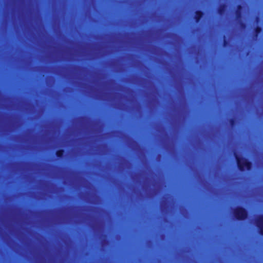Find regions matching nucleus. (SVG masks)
<instances>
[{
	"mask_svg": "<svg viewBox=\"0 0 263 263\" xmlns=\"http://www.w3.org/2000/svg\"><path fill=\"white\" fill-rule=\"evenodd\" d=\"M262 28L260 26H257L254 29V36L257 37L258 34L261 32Z\"/></svg>",
	"mask_w": 263,
	"mask_h": 263,
	"instance_id": "nucleus-7",
	"label": "nucleus"
},
{
	"mask_svg": "<svg viewBox=\"0 0 263 263\" xmlns=\"http://www.w3.org/2000/svg\"><path fill=\"white\" fill-rule=\"evenodd\" d=\"M204 13L201 10H197L195 12L194 19L196 23H198L200 22L201 19L203 16Z\"/></svg>",
	"mask_w": 263,
	"mask_h": 263,
	"instance_id": "nucleus-4",
	"label": "nucleus"
},
{
	"mask_svg": "<svg viewBox=\"0 0 263 263\" xmlns=\"http://www.w3.org/2000/svg\"><path fill=\"white\" fill-rule=\"evenodd\" d=\"M229 43V42L228 41V40L226 39L225 37L224 38V40H223V46L226 47L228 45Z\"/></svg>",
	"mask_w": 263,
	"mask_h": 263,
	"instance_id": "nucleus-10",
	"label": "nucleus"
},
{
	"mask_svg": "<svg viewBox=\"0 0 263 263\" xmlns=\"http://www.w3.org/2000/svg\"><path fill=\"white\" fill-rule=\"evenodd\" d=\"M234 218L238 221H243L248 217V210L242 206L236 207L233 211Z\"/></svg>",
	"mask_w": 263,
	"mask_h": 263,
	"instance_id": "nucleus-2",
	"label": "nucleus"
},
{
	"mask_svg": "<svg viewBox=\"0 0 263 263\" xmlns=\"http://www.w3.org/2000/svg\"><path fill=\"white\" fill-rule=\"evenodd\" d=\"M236 17L237 19H239L241 18L242 13L241 11H235Z\"/></svg>",
	"mask_w": 263,
	"mask_h": 263,
	"instance_id": "nucleus-8",
	"label": "nucleus"
},
{
	"mask_svg": "<svg viewBox=\"0 0 263 263\" xmlns=\"http://www.w3.org/2000/svg\"><path fill=\"white\" fill-rule=\"evenodd\" d=\"M256 226L259 234L263 236V215H259L255 220Z\"/></svg>",
	"mask_w": 263,
	"mask_h": 263,
	"instance_id": "nucleus-3",
	"label": "nucleus"
},
{
	"mask_svg": "<svg viewBox=\"0 0 263 263\" xmlns=\"http://www.w3.org/2000/svg\"><path fill=\"white\" fill-rule=\"evenodd\" d=\"M230 124L231 126H234L236 123V120L234 118H231L229 120Z\"/></svg>",
	"mask_w": 263,
	"mask_h": 263,
	"instance_id": "nucleus-9",
	"label": "nucleus"
},
{
	"mask_svg": "<svg viewBox=\"0 0 263 263\" xmlns=\"http://www.w3.org/2000/svg\"><path fill=\"white\" fill-rule=\"evenodd\" d=\"M227 7V5L225 4H223L220 6L218 9V13L219 15H223Z\"/></svg>",
	"mask_w": 263,
	"mask_h": 263,
	"instance_id": "nucleus-5",
	"label": "nucleus"
},
{
	"mask_svg": "<svg viewBox=\"0 0 263 263\" xmlns=\"http://www.w3.org/2000/svg\"><path fill=\"white\" fill-rule=\"evenodd\" d=\"M237 166L240 172L250 171L253 166L252 162L245 157L239 156L236 153H234Z\"/></svg>",
	"mask_w": 263,
	"mask_h": 263,
	"instance_id": "nucleus-1",
	"label": "nucleus"
},
{
	"mask_svg": "<svg viewBox=\"0 0 263 263\" xmlns=\"http://www.w3.org/2000/svg\"><path fill=\"white\" fill-rule=\"evenodd\" d=\"M241 26L242 27L244 28V27L246 26V25H245V24H244V23H241Z\"/></svg>",
	"mask_w": 263,
	"mask_h": 263,
	"instance_id": "nucleus-12",
	"label": "nucleus"
},
{
	"mask_svg": "<svg viewBox=\"0 0 263 263\" xmlns=\"http://www.w3.org/2000/svg\"><path fill=\"white\" fill-rule=\"evenodd\" d=\"M242 9V6L241 5L239 4L237 6V9L236 11H241Z\"/></svg>",
	"mask_w": 263,
	"mask_h": 263,
	"instance_id": "nucleus-11",
	"label": "nucleus"
},
{
	"mask_svg": "<svg viewBox=\"0 0 263 263\" xmlns=\"http://www.w3.org/2000/svg\"><path fill=\"white\" fill-rule=\"evenodd\" d=\"M65 151L63 149H60L56 151L55 155L57 158L61 159L64 157Z\"/></svg>",
	"mask_w": 263,
	"mask_h": 263,
	"instance_id": "nucleus-6",
	"label": "nucleus"
}]
</instances>
